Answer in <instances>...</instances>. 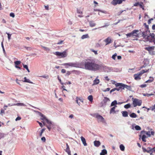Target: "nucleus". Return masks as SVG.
Listing matches in <instances>:
<instances>
[{
	"mask_svg": "<svg viewBox=\"0 0 155 155\" xmlns=\"http://www.w3.org/2000/svg\"><path fill=\"white\" fill-rule=\"evenodd\" d=\"M84 69L86 70L96 71L100 70L101 66L95 63V61L92 59L86 60L84 62Z\"/></svg>",
	"mask_w": 155,
	"mask_h": 155,
	"instance_id": "nucleus-1",
	"label": "nucleus"
},
{
	"mask_svg": "<svg viewBox=\"0 0 155 155\" xmlns=\"http://www.w3.org/2000/svg\"><path fill=\"white\" fill-rule=\"evenodd\" d=\"M110 100L109 98L104 97V99L101 103V107H105L107 105H108L110 104Z\"/></svg>",
	"mask_w": 155,
	"mask_h": 155,
	"instance_id": "nucleus-2",
	"label": "nucleus"
},
{
	"mask_svg": "<svg viewBox=\"0 0 155 155\" xmlns=\"http://www.w3.org/2000/svg\"><path fill=\"white\" fill-rule=\"evenodd\" d=\"M139 31L138 30H134L132 32L127 34L126 35L127 37H132L133 38L138 37V34L137 33Z\"/></svg>",
	"mask_w": 155,
	"mask_h": 155,
	"instance_id": "nucleus-3",
	"label": "nucleus"
},
{
	"mask_svg": "<svg viewBox=\"0 0 155 155\" xmlns=\"http://www.w3.org/2000/svg\"><path fill=\"white\" fill-rule=\"evenodd\" d=\"M132 100H133V104L134 107L137 106H140L141 105L142 101L141 100L136 98H134L133 97L132 98Z\"/></svg>",
	"mask_w": 155,
	"mask_h": 155,
	"instance_id": "nucleus-4",
	"label": "nucleus"
},
{
	"mask_svg": "<svg viewBox=\"0 0 155 155\" xmlns=\"http://www.w3.org/2000/svg\"><path fill=\"white\" fill-rule=\"evenodd\" d=\"M54 54L57 56L59 57L60 58H64L66 57L67 54L66 51H64L63 52H59L56 51L54 53Z\"/></svg>",
	"mask_w": 155,
	"mask_h": 155,
	"instance_id": "nucleus-5",
	"label": "nucleus"
},
{
	"mask_svg": "<svg viewBox=\"0 0 155 155\" xmlns=\"http://www.w3.org/2000/svg\"><path fill=\"white\" fill-rule=\"evenodd\" d=\"M146 40L150 42H153V40L155 39V35L154 33H150L149 35H147Z\"/></svg>",
	"mask_w": 155,
	"mask_h": 155,
	"instance_id": "nucleus-6",
	"label": "nucleus"
},
{
	"mask_svg": "<svg viewBox=\"0 0 155 155\" xmlns=\"http://www.w3.org/2000/svg\"><path fill=\"white\" fill-rule=\"evenodd\" d=\"M96 118L97 119L98 122H101L103 123L106 124L104 118L98 114H97L96 115Z\"/></svg>",
	"mask_w": 155,
	"mask_h": 155,
	"instance_id": "nucleus-7",
	"label": "nucleus"
},
{
	"mask_svg": "<svg viewBox=\"0 0 155 155\" xmlns=\"http://www.w3.org/2000/svg\"><path fill=\"white\" fill-rule=\"evenodd\" d=\"M63 65L66 66V65H68L69 66L76 67V68H79L80 67L79 64L77 63H64L63 64Z\"/></svg>",
	"mask_w": 155,
	"mask_h": 155,
	"instance_id": "nucleus-8",
	"label": "nucleus"
},
{
	"mask_svg": "<svg viewBox=\"0 0 155 155\" xmlns=\"http://www.w3.org/2000/svg\"><path fill=\"white\" fill-rule=\"evenodd\" d=\"M101 66V68L100 70L103 69L105 72H109L110 71L111 68L106 66H103L102 65H100Z\"/></svg>",
	"mask_w": 155,
	"mask_h": 155,
	"instance_id": "nucleus-9",
	"label": "nucleus"
},
{
	"mask_svg": "<svg viewBox=\"0 0 155 155\" xmlns=\"http://www.w3.org/2000/svg\"><path fill=\"white\" fill-rule=\"evenodd\" d=\"M115 86L116 87H118L116 88V90L119 91L120 90H123V87H122L123 84L121 83H117L115 84Z\"/></svg>",
	"mask_w": 155,
	"mask_h": 155,
	"instance_id": "nucleus-10",
	"label": "nucleus"
},
{
	"mask_svg": "<svg viewBox=\"0 0 155 155\" xmlns=\"http://www.w3.org/2000/svg\"><path fill=\"white\" fill-rule=\"evenodd\" d=\"M122 0H113L111 3L114 5H115L117 4H120L122 2Z\"/></svg>",
	"mask_w": 155,
	"mask_h": 155,
	"instance_id": "nucleus-11",
	"label": "nucleus"
},
{
	"mask_svg": "<svg viewBox=\"0 0 155 155\" xmlns=\"http://www.w3.org/2000/svg\"><path fill=\"white\" fill-rule=\"evenodd\" d=\"M142 149L143 150V152H147L148 153H150V155L152 154V152L151 150V148L150 147H147V149H149V150H147L145 148H144L143 147H142Z\"/></svg>",
	"mask_w": 155,
	"mask_h": 155,
	"instance_id": "nucleus-12",
	"label": "nucleus"
},
{
	"mask_svg": "<svg viewBox=\"0 0 155 155\" xmlns=\"http://www.w3.org/2000/svg\"><path fill=\"white\" fill-rule=\"evenodd\" d=\"M148 32H150L149 29H146L145 31H143L142 32V36L144 38H145L148 35Z\"/></svg>",
	"mask_w": 155,
	"mask_h": 155,
	"instance_id": "nucleus-13",
	"label": "nucleus"
},
{
	"mask_svg": "<svg viewBox=\"0 0 155 155\" xmlns=\"http://www.w3.org/2000/svg\"><path fill=\"white\" fill-rule=\"evenodd\" d=\"M34 111L38 113L39 115L42 117V118H41V120H46V119H47L46 117L44 115L41 113L40 112L35 110Z\"/></svg>",
	"mask_w": 155,
	"mask_h": 155,
	"instance_id": "nucleus-14",
	"label": "nucleus"
},
{
	"mask_svg": "<svg viewBox=\"0 0 155 155\" xmlns=\"http://www.w3.org/2000/svg\"><path fill=\"white\" fill-rule=\"evenodd\" d=\"M104 41L106 42V44L105 45H106L111 42V40L110 38V37H108L106 39L104 40Z\"/></svg>",
	"mask_w": 155,
	"mask_h": 155,
	"instance_id": "nucleus-15",
	"label": "nucleus"
},
{
	"mask_svg": "<svg viewBox=\"0 0 155 155\" xmlns=\"http://www.w3.org/2000/svg\"><path fill=\"white\" fill-rule=\"evenodd\" d=\"M155 47L154 46H149L148 47H146L145 48V49L146 50L148 51L149 52L151 51H153Z\"/></svg>",
	"mask_w": 155,
	"mask_h": 155,
	"instance_id": "nucleus-16",
	"label": "nucleus"
},
{
	"mask_svg": "<svg viewBox=\"0 0 155 155\" xmlns=\"http://www.w3.org/2000/svg\"><path fill=\"white\" fill-rule=\"evenodd\" d=\"M117 107V106H114L113 107H112L110 110V114H115L116 113V111L115 110V109L116 108V107Z\"/></svg>",
	"mask_w": 155,
	"mask_h": 155,
	"instance_id": "nucleus-17",
	"label": "nucleus"
},
{
	"mask_svg": "<svg viewBox=\"0 0 155 155\" xmlns=\"http://www.w3.org/2000/svg\"><path fill=\"white\" fill-rule=\"evenodd\" d=\"M66 145L67 148H66V149L65 150V151L69 155H71V151L70 150L69 147L67 143H66Z\"/></svg>",
	"mask_w": 155,
	"mask_h": 155,
	"instance_id": "nucleus-18",
	"label": "nucleus"
},
{
	"mask_svg": "<svg viewBox=\"0 0 155 155\" xmlns=\"http://www.w3.org/2000/svg\"><path fill=\"white\" fill-rule=\"evenodd\" d=\"M81 140L84 146H87V143L86 142L85 139L82 136L81 137Z\"/></svg>",
	"mask_w": 155,
	"mask_h": 155,
	"instance_id": "nucleus-19",
	"label": "nucleus"
},
{
	"mask_svg": "<svg viewBox=\"0 0 155 155\" xmlns=\"http://www.w3.org/2000/svg\"><path fill=\"white\" fill-rule=\"evenodd\" d=\"M123 86H122V87H123V89H124V88H126V89L130 91L131 90V87L130 86L125 85L123 84Z\"/></svg>",
	"mask_w": 155,
	"mask_h": 155,
	"instance_id": "nucleus-20",
	"label": "nucleus"
},
{
	"mask_svg": "<svg viewBox=\"0 0 155 155\" xmlns=\"http://www.w3.org/2000/svg\"><path fill=\"white\" fill-rule=\"evenodd\" d=\"M89 22L90 26L91 27L95 26L96 25V23L93 21H89Z\"/></svg>",
	"mask_w": 155,
	"mask_h": 155,
	"instance_id": "nucleus-21",
	"label": "nucleus"
},
{
	"mask_svg": "<svg viewBox=\"0 0 155 155\" xmlns=\"http://www.w3.org/2000/svg\"><path fill=\"white\" fill-rule=\"evenodd\" d=\"M94 143V145L96 147H98L101 144V143L99 141L95 140Z\"/></svg>",
	"mask_w": 155,
	"mask_h": 155,
	"instance_id": "nucleus-22",
	"label": "nucleus"
},
{
	"mask_svg": "<svg viewBox=\"0 0 155 155\" xmlns=\"http://www.w3.org/2000/svg\"><path fill=\"white\" fill-rule=\"evenodd\" d=\"M134 79L136 80H139L141 79V78L137 74H135L134 75Z\"/></svg>",
	"mask_w": 155,
	"mask_h": 155,
	"instance_id": "nucleus-23",
	"label": "nucleus"
},
{
	"mask_svg": "<svg viewBox=\"0 0 155 155\" xmlns=\"http://www.w3.org/2000/svg\"><path fill=\"white\" fill-rule=\"evenodd\" d=\"M123 117H126L128 116V113L127 111H123L121 112Z\"/></svg>",
	"mask_w": 155,
	"mask_h": 155,
	"instance_id": "nucleus-24",
	"label": "nucleus"
},
{
	"mask_svg": "<svg viewBox=\"0 0 155 155\" xmlns=\"http://www.w3.org/2000/svg\"><path fill=\"white\" fill-rule=\"evenodd\" d=\"M100 82V81L99 79H96L95 80H94L93 81V85H96L98 84Z\"/></svg>",
	"mask_w": 155,
	"mask_h": 155,
	"instance_id": "nucleus-25",
	"label": "nucleus"
},
{
	"mask_svg": "<svg viewBox=\"0 0 155 155\" xmlns=\"http://www.w3.org/2000/svg\"><path fill=\"white\" fill-rule=\"evenodd\" d=\"M150 79L146 81L145 83H150L153 81L154 79L153 77H150Z\"/></svg>",
	"mask_w": 155,
	"mask_h": 155,
	"instance_id": "nucleus-26",
	"label": "nucleus"
},
{
	"mask_svg": "<svg viewBox=\"0 0 155 155\" xmlns=\"http://www.w3.org/2000/svg\"><path fill=\"white\" fill-rule=\"evenodd\" d=\"M107 151L105 149H103L100 153V155H105L107 154Z\"/></svg>",
	"mask_w": 155,
	"mask_h": 155,
	"instance_id": "nucleus-27",
	"label": "nucleus"
},
{
	"mask_svg": "<svg viewBox=\"0 0 155 155\" xmlns=\"http://www.w3.org/2000/svg\"><path fill=\"white\" fill-rule=\"evenodd\" d=\"M116 104H117V101L116 100H114L112 102L110 105V107H112L113 106H116Z\"/></svg>",
	"mask_w": 155,
	"mask_h": 155,
	"instance_id": "nucleus-28",
	"label": "nucleus"
},
{
	"mask_svg": "<svg viewBox=\"0 0 155 155\" xmlns=\"http://www.w3.org/2000/svg\"><path fill=\"white\" fill-rule=\"evenodd\" d=\"M89 38V36L88 34L83 35L81 37V38L82 39H83L85 38Z\"/></svg>",
	"mask_w": 155,
	"mask_h": 155,
	"instance_id": "nucleus-29",
	"label": "nucleus"
},
{
	"mask_svg": "<svg viewBox=\"0 0 155 155\" xmlns=\"http://www.w3.org/2000/svg\"><path fill=\"white\" fill-rule=\"evenodd\" d=\"M145 71H143V70H142L141 71L139 72L136 74L137 75H138V76L140 77L142 76V75L144 73Z\"/></svg>",
	"mask_w": 155,
	"mask_h": 155,
	"instance_id": "nucleus-30",
	"label": "nucleus"
},
{
	"mask_svg": "<svg viewBox=\"0 0 155 155\" xmlns=\"http://www.w3.org/2000/svg\"><path fill=\"white\" fill-rule=\"evenodd\" d=\"M76 102L77 104H78L79 105L80 102H78V101H81L82 102H83V100L81 99H80L79 98H78V97H76Z\"/></svg>",
	"mask_w": 155,
	"mask_h": 155,
	"instance_id": "nucleus-31",
	"label": "nucleus"
},
{
	"mask_svg": "<svg viewBox=\"0 0 155 155\" xmlns=\"http://www.w3.org/2000/svg\"><path fill=\"white\" fill-rule=\"evenodd\" d=\"M45 121H46L47 124H48V125H49V126H51V125H53L52 122L51 121L48 120V119H46Z\"/></svg>",
	"mask_w": 155,
	"mask_h": 155,
	"instance_id": "nucleus-32",
	"label": "nucleus"
},
{
	"mask_svg": "<svg viewBox=\"0 0 155 155\" xmlns=\"http://www.w3.org/2000/svg\"><path fill=\"white\" fill-rule=\"evenodd\" d=\"M130 117L132 118H136L137 117V115L134 113H132L130 114Z\"/></svg>",
	"mask_w": 155,
	"mask_h": 155,
	"instance_id": "nucleus-33",
	"label": "nucleus"
},
{
	"mask_svg": "<svg viewBox=\"0 0 155 155\" xmlns=\"http://www.w3.org/2000/svg\"><path fill=\"white\" fill-rule=\"evenodd\" d=\"M24 79L25 80L24 81L25 82H28L29 83L31 84L33 83L32 82L30 81L29 80L27 79L26 77H24Z\"/></svg>",
	"mask_w": 155,
	"mask_h": 155,
	"instance_id": "nucleus-34",
	"label": "nucleus"
},
{
	"mask_svg": "<svg viewBox=\"0 0 155 155\" xmlns=\"http://www.w3.org/2000/svg\"><path fill=\"white\" fill-rule=\"evenodd\" d=\"M23 67L24 68H25L27 70V71L28 72H30V71L29 70V69H28V67L27 65L23 64Z\"/></svg>",
	"mask_w": 155,
	"mask_h": 155,
	"instance_id": "nucleus-35",
	"label": "nucleus"
},
{
	"mask_svg": "<svg viewBox=\"0 0 155 155\" xmlns=\"http://www.w3.org/2000/svg\"><path fill=\"white\" fill-rule=\"evenodd\" d=\"M120 150L122 151H124L125 149V147L122 144H121L120 146Z\"/></svg>",
	"mask_w": 155,
	"mask_h": 155,
	"instance_id": "nucleus-36",
	"label": "nucleus"
},
{
	"mask_svg": "<svg viewBox=\"0 0 155 155\" xmlns=\"http://www.w3.org/2000/svg\"><path fill=\"white\" fill-rule=\"evenodd\" d=\"M146 138V136L145 135H143V136H142V138H141L143 142H146V140L145 139Z\"/></svg>",
	"mask_w": 155,
	"mask_h": 155,
	"instance_id": "nucleus-37",
	"label": "nucleus"
},
{
	"mask_svg": "<svg viewBox=\"0 0 155 155\" xmlns=\"http://www.w3.org/2000/svg\"><path fill=\"white\" fill-rule=\"evenodd\" d=\"M18 106H25L26 105L23 103H18L15 104Z\"/></svg>",
	"mask_w": 155,
	"mask_h": 155,
	"instance_id": "nucleus-38",
	"label": "nucleus"
},
{
	"mask_svg": "<svg viewBox=\"0 0 155 155\" xmlns=\"http://www.w3.org/2000/svg\"><path fill=\"white\" fill-rule=\"evenodd\" d=\"M88 99L91 102H92L93 100V97L92 95H90L88 97Z\"/></svg>",
	"mask_w": 155,
	"mask_h": 155,
	"instance_id": "nucleus-39",
	"label": "nucleus"
},
{
	"mask_svg": "<svg viewBox=\"0 0 155 155\" xmlns=\"http://www.w3.org/2000/svg\"><path fill=\"white\" fill-rule=\"evenodd\" d=\"M21 63V62L19 61H15L14 62V63L15 66H17L19 64H20Z\"/></svg>",
	"mask_w": 155,
	"mask_h": 155,
	"instance_id": "nucleus-40",
	"label": "nucleus"
},
{
	"mask_svg": "<svg viewBox=\"0 0 155 155\" xmlns=\"http://www.w3.org/2000/svg\"><path fill=\"white\" fill-rule=\"evenodd\" d=\"M42 122L43 123V124L44 125L46 126L47 127V128L50 131L51 129V126H49V125H46L45 124L43 121H42Z\"/></svg>",
	"mask_w": 155,
	"mask_h": 155,
	"instance_id": "nucleus-41",
	"label": "nucleus"
},
{
	"mask_svg": "<svg viewBox=\"0 0 155 155\" xmlns=\"http://www.w3.org/2000/svg\"><path fill=\"white\" fill-rule=\"evenodd\" d=\"M131 107L130 104H128L124 106V107L126 109H128Z\"/></svg>",
	"mask_w": 155,
	"mask_h": 155,
	"instance_id": "nucleus-42",
	"label": "nucleus"
},
{
	"mask_svg": "<svg viewBox=\"0 0 155 155\" xmlns=\"http://www.w3.org/2000/svg\"><path fill=\"white\" fill-rule=\"evenodd\" d=\"M153 95V94H147V93H146V94H143V95L144 96H147L148 97H149V96H150L151 95Z\"/></svg>",
	"mask_w": 155,
	"mask_h": 155,
	"instance_id": "nucleus-43",
	"label": "nucleus"
},
{
	"mask_svg": "<svg viewBox=\"0 0 155 155\" xmlns=\"http://www.w3.org/2000/svg\"><path fill=\"white\" fill-rule=\"evenodd\" d=\"M135 128L137 130H141V127L138 125H136L135 127Z\"/></svg>",
	"mask_w": 155,
	"mask_h": 155,
	"instance_id": "nucleus-44",
	"label": "nucleus"
},
{
	"mask_svg": "<svg viewBox=\"0 0 155 155\" xmlns=\"http://www.w3.org/2000/svg\"><path fill=\"white\" fill-rule=\"evenodd\" d=\"M45 128H43L41 130V131L40 133L39 136L40 137H41L42 136V133L44 132L45 131Z\"/></svg>",
	"mask_w": 155,
	"mask_h": 155,
	"instance_id": "nucleus-45",
	"label": "nucleus"
},
{
	"mask_svg": "<svg viewBox=\"0 0 155 155\" xmlns=\"http://www.w3.org/2000/svg\"><path fill=\"white\" fill-rule=\"evenodd\" d=\"M117 56V54L116 53H115L114 55H113L112 57V59L115 60L116 59V56Z\"/></svg>",
	"mask_w": 155,
	"mask_h": 155,
	"instance_id": "nucleus-46",
	"label": "nucleus"
},
{
	"mask_svg": "<svg viewBox=\"0 0 155 155\" xmlns=\"http://www.w3.org/2000/svg\"><path fill=\"white\" fill-rule=\"evenodd\" d=\"M42 47L43 48H44V49L45 50L47 51H49L50 50V49L47 47H44V46H43Z\"/></svg>",
	"mask_w": 155,
	"mask_h": 155,
	"instance_id": "nucleus-47",
	"label": "nucleus"
},
{
	"mask_svg": "<svg viewBox=\"0 0 155 155\" xmlns=\"http://www.w3.org/2000/svg\"><path fill=\"white\" fill-rule=\"evenodd\" d=\"M145 26V27L146 28V29H149V26L148 25H147L146 23H144L143 24Z\"/></svg>",
	"mask_w": 155,
	"mask_h": 155,
	"instance_id": "nucleus-48",
	"label": "nucleus"
},
{
	"mask_svg": "<svg viewBox=\"0 0 155 155\" xmlns=\"http://www.w3.org/2000/svg\"><path fill=\"white\" fill-rule=\"evenodd\" d=\"M1 46H2V49H3V52L4 53H5V49H4V45H3V41L1 43Z\"/></svg>",
	"mask_w": 155,
	"mask_h": 155,
	"instance_id": "nucleus-49",
	"label": "nucleus"
},
{
	"mask_svg": "<svg viewBox=\"0 0 155 155\" xmlns=\"http://www.w3.org/2000/svg\"><path fill=\"white\" fill-rule=\"evenodd\" d=\"M6 34H7L8 36V38L9 40L11 39V35L9 34V33L6 32Z\"/></svg>",
	"mask_w": 155,
	"mask_h": 155,
	"instance_id": "nucleus-50",
	"label": "nucleus"
},
{
	"mask_svg": "<svg viewBox=\"0 0 155 155\" xmlns=\"http://www.w3.org/2000/svg\"><path fill=\"white\" fill-rule=\"evenodd\" d=\"M147 85L146 84H141L140 86V87L141 88H144L146 87Z\"/></svg>",
	"mask_w": 155,
	"mask_h": 155,
	"instance_id": "nucleus-51",
	"label": "nucleus"
},
{
	"mask_svg": "<svg viewBox=\"0 0 155 155\" xmlns=\"http://www.w3.org/2000/svg\"><path fill=\"white\" fill-rule=\"evenodd\" d=\"M4 137V134H3L0 133V139Z\"/></svg>",
	"mask_w": 155,
	"mask_h": 155,
	"instance_id": "nucleus-52",
	"label": "nucleus"
},
{
	"mask_svg": "<svg viewBox=\"0 0 155 155\" xmlns=\"http://www.w3.org/2000/svg\"><path fill=\"white\" fill-rule=\"evenodd\" d=\"M24 48H25L27 50L30 51L31 50V48L30 47H27L26 46H24Z\"/></svg>",
	"mask_w": 155,
	"mask_h": 155,
	"instance_id": "nucleus-53",
	"label": "nucleus"
},
{
	"mask_svg": "<svg viewBox=\"0 0 155 155\" xmlns=\"http://www.w3.org/2000/svg\"><path fill=\"white\" fill-rule=\"evenodd\" d=\"M10 16L11 17H12V18H14L15 17V15L14 13H11L10 14Z\"/></svg>",
	"mask_w": 155,
	"mask_h": 155,
	"instance_id": "nucleus-54",
	"label": "nucleus"
},
{
	"mask_svg": "<svg viewBox=\"0 0 155 155\" xmlns=\"http://www.w3.org/2000/svg\"><path fill=\"white\" fill-rule=\"evenodd\" d=\"M41 77H42L43 78H48L49 77V76L48 75H43V76H40Z\"/></svg>",
	"mask_w": 155,
	"mask_h": 155,
	"instance_id": "nucleus-55",
	"label": "nucleus"
},
{
	"mask_svg": "<svg viewBox=\"0 0 155 155\" xmlns=\"http://www.w3.org/2000/svg\"><path fill=\"white\" fill-rule=\"evenodd\" d=\"M41 140L44 142H45L46 141V139H45V137H42L41 138Z\"/></svg>",
	"mask_w": 155,
	"mask_h": 155,
	"instance_id": "nucleus-56",
	"label": "nucleus"
},
{
	"mask_svg": "<svg viewBox=\"0 0 155 155\" xmlns=\"http://www.w3.org/2000/svg\"><path fill=\"white\" fill-rule=\"evenodd\" d=\"M3 113L5 114V110L2 109L1 110V112L0 113V114L1 115V114Z\"/></svg>",
	"mask_w": 155,
	"mask_h": 155,
	"instance_id": "nucleus-57",
	"label": "nucleus"
},
{
	"mask_svg": "<svg viewBox=\"0 0 155 155\" xmlns=\"http://www.w3.org/2000/svg\"><path fill=\"white\" fill-rule=\"evenodd\" d=\"M146 134L148 136H149V137H150V131H148V132H147L146 133Z\"/></svg>",
	"mask_w": 155,
	"mask_h": 155,
	"instance_id": "nucleus-58",
	"label": "nucleus"
},
{
	"mask_svg": "<svg viewBox=\"0 0 155 155\" xmlns=\"http://www.w3.org/2000/svg\"><path fill=\"white\" fill-rule=\"evenodd\" d=\"M37 122L39 124V125H40V126L42 127H43V125L42 124V123L40 122H39V121H37Z\"/></svg>",
	"mask_w": 155,
	"mask_h": 155,
	"instance_id": "nucleus-59",
	"label": "nucleus"
},
{
	"mask_svg": "<svg viewBox=\"0 0 155 155\" xmlns=\"http://www.w3.org/2000/svg\"><path fill=\"white\" fill-rule=\"evenodd\" d=\"M21 119V117H18L15 119V120L17 121V120H20Z\"/></svg>",
	"mask_w": 155,
	"mask_h": 155,
	"instance_id": "nucleus-60",
	"label": "nucleus"
},
{
	"mask_svg": "<svg viewBox=\"0 0 155 155\" xmlns=\"http://www.w3.org/2000/svg\"><path fill=\"white\" fill-rule=\"evenodd\" d=\"M74 115L73 114H71L69 116V117L70 118H71V119H73L74 118Z\"/></svg>",
	"mask_w": 155,
	"mask_h": 155,
	"instance_id": "nucleus-61",
	"label": "nucleus"
},
{
	"mask_svg": "<svg viewBox=\"0 0 155 155\" xmlns=\"http://www.w3.org/2000/svg\"><path fill=\"white\" fill-rule=\"evenodd\" d=\"M110 89L109 88H106L105 90L104 91V92L108 91H110Z\"/></svg>",
	"mask_w": 155,
	"mask_h": 155,
	"instance_id": "nucleus-62",
	"label": "nucleus"
},
{
	"mask_svg": "<svg viewBox=\"0 0 155 155\" xmlns=\"http://www.w3.org/2000/svg\"><path fill=\"white\" fill-rule=\"evenodd\" d=\"M151 150L152 152V153H153V151L155 152V147L152 148H151Z\"/></svg>",
	"mask_w": 155,
	"mask_h": 155,
	"instance_id": "nucleus-63",
	"label": "nucleus"
},
{
	"mask_svg": "<svg viewBox=\"0 0 155 155\" xmlns=\"http://www.w3.org/2000/svg\"><path fill=\"white\" fill-rule=\"evenodd\" d=\"M66 71V70L64 69H62L61 70V72L63 73H65Z\"/></svg>",
	"mask_w": 155,
	"mask_h": 155,
	"instance_id": "nucleus-64",
	"label": "nucleus"
}]
</instances>
